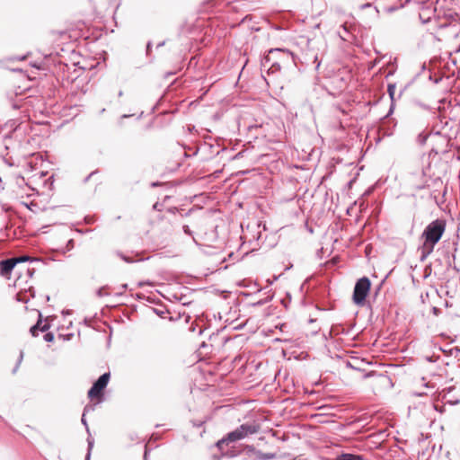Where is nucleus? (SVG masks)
<instances>
[{"label": "nucleus", "instance_id": "nucleus-1", "mask_svg": "<svg viewBox=\"0 0 460 460\" xmlns=\"http://www.w3.org/2000/svg\"><path fill=\"white\" fill-rule=\"evenodd\" d=\"M445 230L446 221L443 219H436L425 227L421 234V238L424 240L421 247L423 256L433 252L435 245L441 239Z\"/></svg>", "mask_w": 460, "mask_h": 460}, {"label": "nucleus", "instance_id": "nucleus-2", "mask_svg": "<svg viewBox=\"0 0 460 460\" xmlns=\"http://www.w3.org/2000/svg\"><path fill=\"white\" fill-rule=\"evenodd\" d=\"M260 430V425L253 423H243L234 430L226 434L222 439L218 440L217 443V447L222 450L225 445L229 443L236 442L242 440L251 435L258 433Z\"/></svg>", "mask_w": 460, "mask_h": 460}, {"label": "nucleus", "instance_id": "nucleus-3", "mask_svg": "<svg viewBox=\"0 0 460 460\" xmlns=\"http://www.w3.org/2000/svg\"><path fill=\"white\" fill-rule=\"evenodd\" d=\"M265 63L270 64V69L274 70H279L282 66L296 65L294 54L285 49H271L265 56Z\"/></svg>", "mask_w": 460, "mask_h": 460}, {"label": "nucleus", "instance_id": "nucleus-4", "mask_svg": "<svg viewBox=\"0 0 460 460\" xmlns=\"http://www.w3.org/2000/svg\"><path fill=\"white\" fill-rule=\"evenodd\" d=\"M371 283L368 278L359 279L354 287L352 299L357 305H364L366 297L370 290Z\"/></svg>", "mask_w": 460, "mask_h": 460}, {"label": "nucleus", "instance_id": "nucleus-5", "mask_svg": "<svg viewBox=\"0 0 460 460\" xmlns=\"http://www.w3.org/2000/svg\"><path fill=\"white\" fill-rule=\"evenodd\" d=\"M110 377V373H104L88 390V397L92 401H96V403H100L104 400L103 389L107 386Z\"/></svg>", "mask_w": 460, "mask_h": 460}, {"label": "nucleus", "instance_id": "nucleus-6", "mask_svg": "<svg viewBox=\"0 0 460 460\" xmlns=\"http://www.w3.org/2000/svg\"><path fill=\"white\" fill-rule=\"evenodd\" d=\"M16 265L13 258L0 261V273L2 276L9 275Z\"/></svg>", "mask_w": 460, "mask_h": 460}, {"label": "nucleus", "instance_id": "nucleus-7", "mask_svg": "<svg viewBox=\"0 0 460 460\" xmlns=\"http://www.w3.org/2000/svg\"><path fill=\"white\" fill-rule=\"evenodd\" d=\"M49 328V324H42L41 314L39 313V320L33 326L31 327L30 332L31 333L32 336H38L39 332H46Z\"/></svg>", "mask_w": 460, "mask_h": 460}, {"label": "nucleus", "instance_id": "nucleus-8", "mask_svg": "<svg viewBox=\"0 0 460 460\" xmlns=\"http://www.w3.org/2000/svg\"><path fill=\"white\" fill-rule=\"evenodd\" d=\"M249 450L253 451L255 458L258 460H273L276 458L275 453H262L261 451L255 450L253 447H248Z\"/></svg>", "mask_w": 460, "mask_h": 460}, {"label": "nucleus", "instance_id": "nucleus-9", "mask_svg": "<svg viewBox=\"0 0 460 460\" xmlns=\"http://www.w3.org/2000/svg\"><path fill=\"white\" fill-rule=\"evenodd\" d=\"M339 460H364L363 456L359 455H354V454H342L339 457Z\"/></svg>", "mask_w": 460, "mask_h": 460}, {"label": "nucleus", "instance_id": "nucleus-10", "mask_svg": "<svg viewBox=\"0 0 460 460\" xmlns=\"http://www.w3.org/2000/svg\"><path fill=\"white\" fill-rule=\"evenodd\" d=\"M432 11L429 10V9H424L422 10V12L420 13V19L421 20V22L423 23H428L431 21V17L429 15H427V14H429L431 13Z\"/></svg>", "mask_w": 460, "mask_h": 460}, {"label": "nucleus", "instance_id": "nucleus-11", "mask_svg": "<svg viewBox=\"0 0 460 460\" xmlns=\"http://www.w3.org/2000/svg\"><path fill=\"white\" fill-rule=\"evenodd\" d=\"M25 105V102H23L22 100L15 101L12 102V107L13 110H21L23 109Z\"/></svg>", "mask_w": 460, "mask_h": 460}, {"label": "nucleus", "instance_id": "nucleus-12", "mask_svg": "<svg viewBox=\"0 0 460 460\" xmlns=\"http://www.w3.org/2000/svg\"><path fill=\"white\" fill-rule=\"evenodd\" d=\"M116 254L120 258L122 259L124 261H126L127 263H132L134 262L135 261L128 257V256H126L124 255L123 253L119 252H117Z\"/></svg>", "mask_w": 460, "mask_h": 460}, {"label": "nucleus", "instance_id": "nucleus-13", "mask_svg": "<svg viewBox=\"0 0 460 460\" xmlns=\"http://www.w3.org/2000/svg\"><path fill=\"white\" fill-rule=\"evenodd\" d=\"M13 260L16 261V264L17 263H21V262H25V261H31V257L27 256V255H23V256H20V257H17V258H13Z\"/></svg>", "mask_w": 460, "mask_h": 460}, {"label": "nucleus", "instance_id": "nucleus-14", "mask_svg": "<svg viewBox=\"0 0 460 460\" xmlns=\"http://www.w3.org/2000/svg\"><path fill=\"white\" fill-rule=\"evenodd\" d=\"M395 85L394 84H389L388 85V88H387V92L389 93V96L391 98V100H394V93H395Z\"/></svg>", "mask_w": 460, "mask_h": 460}, {"label": "nucleus", "instance_id": "nucleus-15", "mask_svg": "<svg viewBox=\"0 0 460 460\" xmlns=\"http://www.w3.org/2000/svg\"><path fill=\"white\" fill-rule=\"evenodd\" d=\"M86 421H87V419H86V406H84V410H83V412H82V417H81V422L84 426L86 427Z\"/></svg>", "mask_w": 460, "mask_h": 460}, {"label": "nucleus", "instance_id": "nucleus-16", "mask_svg": "<svg viewBox=\"0 0 460 460\" xmlns=\"http://www.w3.org/2000/svg\"><path fill=\"white\" fill-rule=\"evenodd\" d=\"M22 358H23V352H22V351H21V353H20V357H19L18 361H17V364H16V366L14 367V368L13 369V373H15V372L17 371V369H18V367H19V366H20V364H21V362H22Z\"/></svg>", "mask_w": 460, "mask_h": 460}, {"label": "nucleus", "instance_id": "nucleus-17", "mask_svg": "<svg viewBox=\"0 0 460 460\" xmlns=\"http://www.w3.org/2000/svg\"><path fill=\"white\" fill-rule=\"evenodd\" d=\"M44 340L48 342L52 341L54 340V334L52 332L45 333Z\"/></svg>", "mask_w": 460, "mask_h": 460}, {"label": "nucleus", "instance_id": "nucleus-18", "mask_svg": "<svg viewBox=\"0 0 460 460\" xmlns=\"http://www.w3.org/2000/svg\"><path fill=\"white\" fill-rule=\"evenodd\" d=\"M74 246H75V241H74V239L71 238L66 243V250L70 251L74 248Z\"/></svg>", "mask_w": 460, "mask_h": 460}, {"label": "nucleus", "instance_id": "nucleus-19", "mask_svg": "<svg viewBox=\"0 0 460 460\" xmlns=\"http://www.w3.org/2000/svg\"><path fill=\"white\" fill-rule=\"evenodd\" d=\"M183 229V232L186 234H189V235H191L192 234V232L190 231L189 226H183L182 227Z\"/></svg>", "mask_w": 460, "mask_h": 460}, {"label": "nucleus", "instance_id": "nucleus-20", "mask_svg": "<svg viewBox=\"0 0 460 460\" xmlns=\"http://www.w3.org/2000/svg\"><path fill=\"white\" fill-rule=\"evenodd\" d=\"M144 285H149L151 286L152 284L150 282H139L138 283V287H143Z\"/></svg>", "mask_w": 460, "mask_h": 460}, {"label": "nucleus", "instance_id": "nucleus-21", "mask_svg": "<svg viewBox=\"0 0 460 460\" xmlns=\"http://www.w3.org/2000/svg\"><path fill=\"white\" fill-rule=\"evenodd\" d=\"M92 444L88 441V451L91 449ZM87 459H90V454L88 453Z\"/></svg>", "mask_w": 460, "mask_h": 460}, {"label": "nucleus", "instance_id": "nucleus-22", "mask_svg": "<svg viewBox=\"0 0 460 460\" xmlns=\"http://www.w3.org/2000/svg\"><path fill=\"white\" fill-rule=\"evenodd\" d=\"M94 66L95 65L88 63V69H93Z\"/></svg>", "mask_w": 460, "mask_h": 460}, {"label": "nucleus", "instance_id": "nucleus-23", "mask_svg": "<svg viewBox=\"0 0 460 460\" xmlns=\"http://www.w3.org/2000/svg\"><path fill=\"white\" fill-rule=\"evenodd\" d=\"M373 375H374L373 373H367V374L365 375V377L367 378V377L371 376Z\"/></svg>", "mask_w": 460, "mask_h": 460}, {"label": "nucleus", "instance_id": "nucleus-24", "mask_svg": "<svg viewBox=\"0 0 460 460\" xmlns=\"http://www.w3.org/2000/svg\"><path fill=\"white\" fill-rule=\"evenodd\" d=\"M82 323H83L84 324H86V317H84V318L82 320Z\"/></svg>", "mask_w": 460, "mask_h": 460}, {"label": "nucleus", "instance_id": "nucleus-25", "mask_svg": "<svg viewBox=\"0 0 460 460\" xmlns=\"http://www.w3.org/2000/svg\"><path fill=\"white\" fill-rule=\"evenodd\" d=\"M84 460H86V457L84 458Z\"/></svg>", "mask_w": 460, "mask_h": 460}]
</instances>
